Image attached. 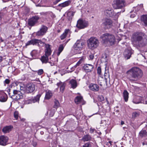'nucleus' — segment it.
<instances>
[{"label":"nucleus","mask_w":147,"mask_h":147,"mask_svg":"<svg viewBox=\"0 0 147 147\" xmlns=\"http://www.w3.org/2000/svg\"><path fill=\"white\" fill-rule=\"evenodd\" d=\"M123 96L125 101L127 102L128 101L129 97V93L126 90H125L123 91Z\"/></svg>","instance_id":"nucleus-31"},{"label":"nucleus","mask_w":147,"mask_h":147,"mask_svg":"<svg viewBox=\"0 0 147 147\" xmlns=\"http://www.w3.org/2000/svg\"><path fill=\"white\" fill-rule=\"evenodd\" d=\"M104 13L108 17H110L113 15L112 10L110 8L108 9L105 11Z\"/></svg>","instance_id":"nucleus-23"},{"label":"nucleus","mask_w":147,"mask_h":147,"mask_svg":"<svg viewBox=\"0 0 147 147\" xmlns=\"http://www.w3.org/2000/svg\"><path fill=\"white\" fill-rule=\"evenodd\" d=\"M36 45H37L38 46L40 47H42L44 46L45 43L42 42L41 40L36 39Z\"/></svg>","instance_id":"nucleus-29"},{"label":"nucleus","mask_w":147,"mask_h":147,"mask_svg":"<svg viewBox=\"0 0 147 147\" xmlns=\"http://www.w3.org/2000/svg\"><path fill=\"white\" fill-rule=\"evenodd\" d=\"M95 130V129L91 128L90 129V133H93Z\"/></svg>","instance_id":"nucleus-56"},{"label":"nucleus","mask_w":147,"mask_h":147,"mask_svg":"<svg viewBox=\"0 0 147 147\" xmlns=\"http://www.w3.org/2000/svg\"><path fill=\"white\" fill-rule=\"evenodd\" d=\"M25 120V119H21V121H24Z\"/></svg>","instance_id":"nucleus-62"},{"label":"nucleus","mask_w":147,"mask_h":147,"mask_svg":"<svg viewBox=\"0 0 147 147\" xmlns=\"http://www.w3.org/2000/svg\"><path fill=\"white\" fill-rule=\"evenodd\" d=\"M10 82V80L8 79H6L5 80V81L4 82V83L5 85V84H8Z\"/></svg>","instance_id":"nucleus-50"},{"label":"nucleus","mask_w":147,"mask_h":147,"mask_svg":"<svg viewBox=\"0 0 147 147\" xmlns=\"http://www.w3.org/2000/svg\"><path fill=\"white\" fill-rule=\"evenodd\" d=\"M82 97L81 96H77L75 99V102L77 104H78L83 100Z\"/></svg>","instance_id":"nucleus-36"},{"label":"nucleus","mask_w":147,"mask_h":147,"mask_svg":"<svg viewBox=\"0 0 147 147\" xmlns=\"http://www.w3.org/2000/svg\"><path fill=\"white\" fill-rule=\"evenodd\" d=\"M36 39H32L31 40L28 41L26 43L25 47H27V46L32 45H36Z\"/></svg>","instance_id":"nucleus-28"},{"label":"nucleus","mask_w":147,"mask_h":147,"mask_svg":"<svg viewBox=\"0 0 147 147\" xmlns=\"http://www.w3.org/2000/svg\"><path fill=\"white\" fill-rule=\"evenodd\" d=\"M87 46L89 49H94L96 48L99 45L98 40L96 38L91 37L87 41Z\"/></svg>","instance_id":"nucleus-2"},{"label":"nucleus","mask_w":147,"mask_h":147,"mask_svg":"<svg viewBox=\"0 0 147 147\" xmlns=\"http://www.w3.org/2000/svg\"><path fill=\"white\" fill-rule=\"evenodd\" d=\"M41 96L40 94H38L36 96L34 97L33 98H32L31 99L32 103H34L36 102H38Z\"/></svg>","instance_id":"nucleus-33"},{"label":"nucleus","mask_w":147,"mask_h":147,"mask_svg":"<svg viewBox=\"0 0 147 147\" xmlns=\"http://www.w3.org/2000/svg\"><path fill=\"white\" fill-rule=\"evenodd\" d=\"M137 113L136 112H134L132 113V117L133 118H135L137 116Z\"/></svg>","instance_id":"nucleus-53"},{"label":"nucleus","mask_w":147,"mask_h":147,"mask_svg":"<svg viewBox=\"0 0 147 147\" xmlns=\"http://www.w3.org/2000/svg\"><path fill=\"white\" fill-rule=\"evenodd\" d=\"M132 53L131 50L126 49L124 52L123 55L125 58L127 59H128L130 58Z\"/></svg>","instance_id":"nucleus-19"},{"label":"nucleus","mask_w":147,"mask_h":147,"mask_svg":"<svg viewBox=\"0 0 147 147\" xmlns=\"http://www.w3.org/2000/svg\"><path fill=\"white\" fill-rule=\"evenodd\" d=\"M131 41L134 46L136 47H138V33H134L132 35Z\"/></svg>","instance_id":"nucleus-12"},{"label":"nucleus","mask_w":147,"mask_h":147,"mask_svg":"<svg viewBox=\"0 0 147 147\" xmlns=\"http://www.w3.org/2000/svg\"><path fill=\"white\" fill-rule=\"evenodd\" d=\"M48 28L46 26L42 25L40 30L36 32V35L37 36H42L46 32Z\"/></svg>","instance_id":"nucleus-13"},{"label":"nucleus","mask_w":147,"mask_h":147,"mask_svg":"<svg viewBox=\"0 0 147 147\" xmlns=\"http://www.w3.org/2000/svg\"><path fill=\"white\" fill-rule=\"evenodd\" d=\"M124 122L123 121H121V124L123 125L124 124Z\"/></svg>","instance_id":"nucleus-60"},{"label":"nucleus","mask_w":147,"mask_h":147,"mask_svg":"<svg viewBox=\"0 0 147 147\" xmlns=\"http://www.w3.org/2000/svg\"><path fill=\"white\" fill-rule=\"evenodd\" d=\"M89 87L91 90L95 92L98 91L99 89V87L96 84H91L89 85Z\"/></svg>","instance_id":"nucleus-20"},{"label":"nucleus","mask_w":147,"mask_h":147,"mask_svg":"<svg viewBox=\"0 0 147 147\" xmlns=\"http://www.w3.org/2000/svg\"><path fill=\"white\" fill-rule=\"evenodd\" d=\"M147 44V36L142 32L138 33V47H142Z\"/></svg>","instance_id":"nucleus-3"},{"label":"nucleus","mask_w":147,"mask_h":147,"mask_svg":"<svg viewBox=\"0 0 147 147\" xmlns=\"http://www.w3.org/2000/svg\"><path fill=\"white\" fill-rule=\"evenodd\" d=\"M57 85L58 86H60V91L63 92L65 89V84L64 82H62L60 81L59 82L57 83Z\"/></svg>","instance_id":"nucleus-22"},{"label":"nucleus","mask_w":147,"mask_h":147,"mask_svg":"<svg viewBox=\"0 0 147 147\" xmlns=\"http://www.w3.org/2000/svg\"><path fill=\"white\" fill-rule=\"evenodd\" d=\"M83 147H91V145L89 142L86 143L83 146Z\"/></svg>","instance_id":"nucleus-48"},{"label":"nucleus","mask_w":147,"mask_h":147,"mask_svg":"<svg viewBox=\"0 0 147 147\" xmlns=\"http://www.w3.org/2000/svg\"><path fill=\"white\" fill-rule=\"evenodd\" d=\"M39 18H40L38 16H35L32 17L28 20V25L31 26H35L38 22V20Z\"/></svg>","instance_id":"nucleus-9"},{"label":"nucleus","mask_w":147,"mask_h":147,"mask_svg":"<svg viewBox=\"0 0 147 147\" xmlns=\"http://www.w3.org/2000/svg\"><path fill=\"white\" fill-rule=\"evenodd\" d=\"M7 99V96L5 93L0 92V101L3 102H5Z\"/></svg>","instance_id":"nucleus-18"},{"label":"nucleus","mask_w":147,"mask_h":147,"mask_svg":"<svg viewBox=\"0 0 147 147\" xmlns=\"http://www.w3.org/2000/svg\"><path fill=\"white\" fill-rule=\"evenodd\" d=\"M54 105L53 106V107L55 108L56 110L60 106V103L59 101L56 99H54Z\"/></svg>","instance_id":"nucleus-37"},{"label":"nucleus","mask_w":147,"mask_h":147,"mask_svg":"<svg viewBox=\"0 0 147 147\" xmlns=\"http://www.w3.org/2000/svg\"><path fill=\"white\" fill-rule=\"evenodd\" d=\"M69 32V29H65V32L60 36L61 39L62 40L65 38Z\"/></svg>","instance_id":"nucleus-30"},{"label":"nucleus","mask_w":147,"mask_h":147,"mask_svg":"<svg viewBox=\"0 0 147 147\" xmlns=\"http://www.w3.org/2000/svg\"><path fill=\"white\" fill-rule=\"evenodd\" d=\"M50 55H45L41 57V60L43 63H46L48 62L49 60L48 57Z\"/></svg>","instance_id":"nucleus-32"},{"label":"nucleus","mask_w":147,"mask_h":147,"mask_svg":"<svg viewBox=\"0 0 147 147\" xmlns=\"http://www.w3.org/2000/svg\"><path fill=\"white\" fill-rule=\"evenodd\" d=\"M43 69H39L38 71V74L39 75H40L42 74L43 73Z\"/></svg>","instance_id":"nucleus-51"},{"label":"nucleus","mask_w":147,"mask_h":147,"mask_svg":"<svg viewBox=\"0 0 147 147\" xmlns=\"http://www.w3.org/2000/svg\"><path fill=\"white\" fill-rule=\"evenodd\" d=\"M13 95L11 96L9 94V96L13 99L15 100H18L22 98L23 96L22 94L20 91L14 90L13 92Z\"/></svg>","instance_id":"nucleus-7"},{"label":"nucleus","mask_w":147,"mask_h":147,"mask_svg":"<svg viewBox=\"0 0 147 147\" xmlns=\"http://www.w3.org/2000/svg\"><path fill=\"white\" fill-rule=\"evenodd\" d=\"M13 128V127L11 125L6 126L3 127L2 131L4 134L8 133L11 131Z\"/></svg>","instance_id":"nucleus-17"},{"label":"nucleus","mask_w":147,"mask_h":147,"mask_svg":"<svg viewBox=\"0 0 147 147\" xmlns=\"http://www.w3.org/2000/svg\"><path fill=\"white\" fill-rule=\"evenodd\" d=\"M84 43L82 41L77 40L74 45V48L76 52L80 53V52L82 50L83 45Z\"/></svg>","instance_id":"nucleus-6"},{"label":"nucleus","mask_w":147,"mask_h":147,"mask_svg":"<svg viewBox=\"0 0 147 147\" xmlns=\"http://www.w3.org/2000/svg\"><path fill=\"white\" fill-rule=\"evenodd\" d=\"M98 100L100 101H102L104 100L105 98L104 96L102 95H99L98 96Z\"/></svg>","instance_id":"nucleus-43"},{"label":"nucleus","mask_w":147,"mask_h":147,"mask_svg":"<svg viewBox=\"0 0 147 147\" xmlns=\"http://www.w3.org/2000/svg\"><path fill=\"white\" fill-rule=\"evenodd\" d=\"M35 89V85L32 83H28L26 86L25 92L27 93H31L33 92Z\"/></svg>","instance_id":"nucleus-10"},{"label":"nucleus","mask_w":147,"mask_h":147,"mask_svg":"<svg viewBox=\"0 0 147 147\" xmlns=\"http://www.w3.org/2000/svg\"><path fill=\"white\" fill-rule=\"evenodd\" d=\"M109 143L110 144V145H111L112 142L111 141H109Z\"/></svg>","instance_id":"nucleus-64"},{"label":"nucleus","mask_w":147,"mask_h":147,"mask_svg":"<svg viewBox=\"0 0 147 147\" xmlns=\"http://www.w3.org/2000/svg\"><path fill=\"white\" fill-rule=\"evenodd\" d=\"M84 68L86 72H90L93 70L94 66L91 64H86L84 66Z\"/></svg>","instance_id":"nucleus-15"},{"label":"nucleus","mask_w":147,"mask_h":147,"mask_svg":"<svg viewBox=\"0 0 147 147\" xmlns=\"http://www.w3.org/2000/svg\"><path fill=\"white\" fill-rule=\"evenodd\" d=\"M127 75L131 76L132 79L131 80L132 81H136L138 76V68L137 67H134L127 72Z\"/></svg>","instance_id":"nucleus-4"},{"label":"nucleus","mask_w":147,"mask_h":147,"mask_svg":"<svg viewBox=\"0 0 147 147\" xmlns=\"http://www.w3.org/2000/svg\"><path fill=\"white\" fill-rule=\"evenodd\" d=\"M9 138L7 136H0V145L5 146L7 144Z\"/></svg>","instance_id":"nucleus-14"},{"label":"nucleus","mask_w":147,"mask_h":147,"mask_svg":"<svg viewBox=\"0 0 147 147\" xmlns=\"http://www.w3.org/2000/svg\"><path fill=\"white\" fill-rule=\"evenodd\" d=\"M105 79L106 80V82H107V80L108 78H109V73L105 72L104 74Z\"/></svg>","instance_id":"nucleus-42"},{"label":"nucleus","mask_w":147,"mask_h":147,"mask_svg":"<svg viewBox=\"0 0 147 147\" xmlns=\"http://www.w3.org/2000/svg\"><path fill=\"white\" fill-rule=\"evenodd\" d=\"M94 56L93 55H90L89 56L90 59L91 60H92L94 58Z\"/></svg>","instance_id":"nucleus-54"},{"label":"nucleus","mask_w":147,"mask_h":147,"mask_svg":"<svg viewBox=\"0 0 147 147\" xmlns=\"http://www.w3.org/2000/svg\"><path fill=\"white\" fill-rule=\"evenodd\" d=\"M100 38L102 42L106 44L109 43L111 45H112L115 44V38L114 36L108 33L101 35Z\"/></svg>","instance_id":"nucleus-1"},{"label":"nucleus","mask_w":147,"mask_h":147,"mask_svg":"<svg viewBox=\"0 0 147 147\" xmlns=\"http://www.w3.org/2000/svg\"><path fill=\"white\" fill-rule=\"evenodd\" d=\"M45 55H50L51 54L52 51L50 48V45L49 44L45 45Z\"/></svg>","instance_id":"nucleus-16"},{"label":"nucleus","mask_w":147,"mask_h":147,"mask_svg":"<svg viewBox=\"0 0 147 147\" xmlns=\"http://www.w3.org/2000/svg\"><path fill=\"white\" fill-rule=\"evenodd\" d=\"M91 139V137L89 135H85L82 138V140L84 142L90 141Z\"/></svg>","instance_id":"nucleus-35"},{"label":"nucleus","mask_w":147,"mask_h":147,"mask_svg":"<svg viewBox=\"0 0 147 147\" xmlns=\"http://www.w3.org/2000/svg\"><path fill=\"white\" fill-rule=\"evenodd\" d=\"M61 0H56L53 3L54 5H56L57 3L61 1Z\"/></svg>","instance_id":"nucleus-57"},{"label":"nucleus","mask_w":147,"mask_h":147,"mask_svg":"<svg viewBox=\"0 0 147 147\" xmlns=\"http://www.w3.org/2000/svg\"><path fill=\"white\" fill-rule=\"evenodd\" d=\"M71 2L70 0H68L61 4H59L58 6L61 7H65L69 5L71 3Z\"/></svg>","instance_id":"nucleus-26"},{"label":"nucleus","mask_w":147,"mask_h":147,"mask_svg":"<svg viewBox=\"0 0 147 147\" xmlns=\"http://www.w3.org/2000/svg\"><path fill=\"white\" fill-rule=\"evenodd\" d=\"M0 40H1V42H3L4 41V40L2 39L1 37L0 38Z\"/></svg>","instance_id":"nucleus-61"},{"label":"nucleus","mask_w":147,"mask_h":147,"mask_svg":"<svg viewBox=\"0 0 147 147\" xmlns=\"http://www.w3.org/2000/svg\"><path fill=\"white\" fill-rule=\"evenodd\" d=\"M64 46H63V44H61L60 45L58 49V52L57 53V55L58 56L60 55L61 53L63 51L64 49Z\"/></svg>","instance_id":"nucleus-34"},{"label":"nucleus","mask_w":147,"mask_h":147,"mask_svg":"<svg viewBox=\"0 0 147 147\" xmlns=\"http://www.w3.org/2000/svg\"><path fill=\"white\" fill-rule=\"evenodd\" d=\"M101 73V69L100 67H98L97 68V73L99 75Z\"/></svg>","instance_id":"nucleus-49"},{"label":"nucleus","mask_w":147,"mask_h":147,"mask_svg":"<svg viewBox=\"0 0 147 147\" xmlns=\"http://www.w3.org/2000/svg\"><path fill=\"white\" fill-rule=\"evenodd\" d=\"M139 135L142 137L146 136L147 135L146 131L145 130H142L140 132Z\"/></svg>","instance_id":"nucleus-41"},{"label":"nucleus","mask_w":147,"mask_h":147,"mask_svg":"<svg viewBox=\"0 0 147 147\" xmlns=\"http://www.w3.org/2000/svg\"><path fill=\"white\" fill-rule=\"evenodd\" d=\"M53 14L51 12H42L40 13V14L42 16H46Z\"/></svg>","instance_id":"nucleus-40"},{"label":"nucleus","mask_w":147,"mask_h":147,"mask_svg":"<svg viewBox=\"0 0 147 147\" xmlns=\"http://www.w3.org/2000/svg\"><path fill=\"white\" fill-rule=\"evenodd\" d=\"M135 14H132L130 15V17L131 18H134L137 14V13H134Z\"/></svg>","instance_id":"nucleus-55"},{"label":"nucleus","mask_w":147,"mask_h":147,"mask_svg":"<svg viewBox=\"0 0 147 147\" xmlns=\"http://www.w3.org/2000/svg\"><path fill=\"white\" fill-rule=\"evenodd\" d=\"M3 60V57L1 56H0V62H1Z\"/></svg>","instance_id":"nucleus-59"},{"label":"nucleus","mask_w":147,"mask_h":147,"mask_svg":"<svg viewBox=\"0 0 147 147\" xmlns=\"http://www.w3.org/2000/svg\"><path fill=\"white\" fill-rule=\"evenodd\" d=\"M24 103L26 104H29L32 103L31 99H29L27 100H25Z\"/></svg>","instance_id":"nucleus-47"},{"label":"nucleus","mask_w":147,"mask_h":147,"mask_svg":"<svg viewBox=\"0 0 147 147\" xmlns=\"http://www.w3.org/2000/svg\"><path fill=\"white\" fill-rule=\"evenodd\" d=\"M45 99L48 100L50 99L52 96L53 94L51 91L49 90L46 91Z\"/></svg>","instance_id":"nucleus-24"},{"label":"nucleus","mask_w":147,"mask_h":147,"mask_svg":"<svg viewBox=\"0 0 147 147\" xmlns=\"http://www.w3.org/2000/svg\"><path fill=\"white\" fill-rule=\"evenodd\" d=\"M69 82L71 87L73 89H75L77 87V82L75 80L72 79L69 81Z\"/></svg>","instance_id":"nucleus-25"},{"label":"nucleus","mask_w":147,"mask_h":147,"mask_svg":"<svg viewBox=\"0 0 147 147\" xmlns=\"http://www.w3.org/2000/svg\"><path fill=\"white\" fill-rule=\"evenodd\" d=\"M141 20L144 24V26L147 27V14L142 16Z\"/></svg>","instance_id":"nucleus-21"},{"label":"nucleus","mask_w":147,"mask_h":147,"mask_svg":"<svg viewBox=\"0 0 147 147\" xmlns=\"http://www.w3.org/2000/svg\"><path fill=\"white\" fill-rule=\"evenodd\" d=\"M85 59V58L84 57H81L75 66V67H76L77 66L80 65L81 63H82L84 61V60Z\"/></svg>","instance_id":"nucleus-38"},{"label":"nucleus","mask_w":147,"mask_h":147,"mask_svg":"<svg viewBox=\"0 0 147 147\" xmlns=\"http://www.w3.org/2000/svg\"><path fill=\"white\" fill-rule=\"evenodd\" d=\"M88 26V23L87 21L82 20H79L77 21L76 26L79 29H83L87 27Z\"/></svg>","instance_id":"nucleus-8"},{"label":"nucleus","mask_w":147,"mask_h":147,"mask_svg":"<svg viewBox=\"0 0 147 147\" xmlns=\"http://www.w3.org/2000/svg\"><path fill=\"white\" fill-rule=\"evenodd\" d=\"M138 99H139L140 101H138V103H143V104H147V100L145 101L144 100V98L141 96L138 97Z\"/></svg>","instance_id":"nucleus-39"},{"label":"nucleus","mask_w":147,"mask_h":147,"mask_svg":"<svg viewBox=\"0 0 147 147\" xmlns=\"http://www.w3.org/2000/svg\"><path fill=\"white\" fill-rule=\"evenodd\" d=\"M143 74L141 69L138 68V78H141L143 76Z\"/></svg>","instance_id":"nucleus-44"},{"label":"nucleus","mask_w":147,"mask_h":147,"mask_svg":"<svg viewBox=\"0 0 147 147\" xmlns=\"http://www.w3.org/2000/svg\"><path fill=\"white\" fill-rule=\"evenodd\" d=\"M74 12L73 11H69L67 12V18L68 20H71L73 16L74 15Z\"/></svg>","instance_id":"nucleus-27"},{"label":"nucleus","mask_w":147,"mask_h":147,"mask_svg":"<svg viewBox=\"0 0 147 147\" xmlns=\"http://www.w3.org/2000/svg\"><path fill=\"white\" fill-rule=\"evenodd\" d=\"M116 39L118 40V42H119V41L121 40V37H119L118 36V38H117Z\"/></svg>","instance_id":"nucleus-58"},{"label":"nucleus","mask_w":147,"mask_h":147,"mask_svg":"<svg viewBox=\"0 0 147 147\" xmlns=\"http://www.w3.org/2000/svg\"><path fill=\"white\" fill-rule=\"evenodd\" d=\"M56 110V109L54 110H51L50 113L49 114V115L51 117H52L55 114V113Z\"/></svg>","instance_id":"nucleus-46"},{"label":"nucleus","mask_w":147,"mask_h":147,"mask_svg":"<svg viewBox=\"0 0 147 147\" xmlns=\"http://www.w3.org/2000/svg\"><path fill=\"white\" fill-rule=\"evenodd\" d=\"M18 111H16L14 113V116L16 119H18Z\"/></svg>","instance_id":"nucleus-45"},{"label":"nucleus","mask_w":147,"mask_h":147,"mask_svg":"<svg viewBox=\"0 0 147 147\" xmlns=\"http://www.w3.org/2000/svg\"><path fill=\"white\" fill-rule=\"evenodd\" d=\"M113 5L116 9H121L125 6L124 0H115Z\"/></svg>","instance_id":"nucleus-5"},{"label":"nucleus","mask_w":147,"mask_h":147,"mask_svg":"<svg viewBox=\"0 0 147 147\" xmlns=\"http://www.w3.org/2000/svg\"><path fill=\"white\" fill-rule=\"evenodd\" d=\"M101 79H103L102 78H99L98 80V84H100V85L101 86H102V82L101 81H102Z\"/></svg>","instance_id":"nucleus-52"},{"label":"nucleus","mask_w":147,"mask_h":147,"mask_svg":"<svg viewBox=\"0 0 147 147\" xmlns=\"http://www.w3.org/2000/svg\"><path fill=\"white\" fill-rule=\"evenodd\" d=\"M70 39H69L65 43V44L69 41V40Z\"/></svg>","instance_id":"nucleus-63"},{"label":"nucleus","mask_w":147,"mask_h":147,"mask_svg":"<svg viewBox=\"0 0 147 147\" xmlns=\"http://www.w3.org/2000/svg\"><path fill=\"white\" fill-rule=\"evenodd\" d=\"M102 24L105 28L109 29L113 25L112 21L110 19H105L102 20Z\"/></svg>","instance_id":"nucleus-11"}]
</instances>
